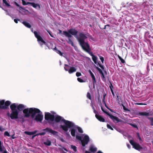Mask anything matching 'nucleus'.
Returning <instances> with one entry per match:
<instances>
[{
  "instance_id": "nucleus-20",
  "label": "nucleus",
  "mask_w": 153,
  "mask_h": 153,
  "mask_svg": "<svg viewBox=\"0 0 153 153\" xmlns=\"http://www.w3.org/2000/svg\"><path fill=\"white\" fill-rule=\"evenodd\" d=\"M37 130H35L33 132L25 131V133L27 135H32L35 134L37 132Z\"/></svg>"
},
{
  "instance_id": "nucleus-43",
  "label": "nucleus",
  "mask_w": 153,
  "mask_h": 153,
  "mask_svg": "<svg viewBox=\"0 0 153 153\" xmlns=\"http://www.w3.org/2000/svg\"><path fill=\"white\" fill-rule=\"evenodd\" d=\"M110 27V25L108 24H107L106 25H105L104 26V27L103 28L104 29H106L107 28H109Z\"/></svg>"
},
{
  "instance_id": "nucleus-1",
  "label": "nucleus",
  "mask_w": 153,
  "mask_h": 153,
  "mask_svg": "<svg viewBox=\"0 0 153 153\" xmlns=\"http://www.w3.org/2000/svg\"><path fill=\"white\" fill-rule=\"evenodd\" d=\"M24 117L29 118L31 116L32 118L37 122L42 123L43 118L42 112L38 108H27L23 110Z\"/></svg>"
},
{
  "instance_id": "nucleus-45",
  "label": "nucleus",
  "mask_w": 153,
  "mask_h": 153,
  "mask_svg": "<svg viewBox=\"0 0 153 153\" xmlns=\"http://www.w3.org/2000/svg\"><path fill=\"white\" fill-rule=\"evenodd\" d=\"M122 106L123 107V109L125 111H130V110L127 108L124 105H122Z\"/></svg>"
},
{
  "instance_id": "nucleus-5",
  "label": "nucleus",
  "mask_w": 153,
  "mask_h": 153,
  "mask_svg": "<svg viewBox=\"0 0 153 153\" xmlns=\"http://www.w3.org/2000/svg\"><path fill=\"white\" fill-rule=\"evenodd\" d=\"M11 102L9 101H6L5 102L4 100H1L0 101V109H6L8 108Z\"/></svg>"
},
{
  "instance_id": "nucleus-52",
  "label": "nucleus",
  "mask_w": 153,
  "mask_h": 153,
  "mask_svg": "<svg viewBox=\"0 0 153 153\" xmlns=\"http://www.w3.org/2000/svg\"><path fill=\"white\" fill-rule=\"evenodd\" d=\"M143 5L144 6V7L145 8L146 7H148L149 6V5L147 4H146L145 3H143Z\"/></svg>"
},
{
  "instance_id": "nucleus-62",
  "label": "nucleus",
  "mask_w": 153,
  "mask_h": 153,
  "mask_svg": "<svg viewBox=\"0 0 153 153\" xmlns=\"http://www.w3.org/2000/svg\"><path fill=\"white\" fill-rule=\"evenodd\" d=\"M105 107L108 109L109 108L107 106V105L106 103L105 104Z\"/></svg>"
},
{
  "instance_id": "nucleus-7",
  "label": "nucleus",
  "mask_w": 153,
  "mask_h": 153,
  "mask_svg": "<svg viewBox=\"0 0 153 153\" xmlns=\"http://www.w3.org/2000/svg\"><path fill=\"white\" fill-rule=\"evenodd\" d=\"M34 33L35 37L37 39L38 41L41 45H42L43 44H46V42L43 40L37 31H34Z\"/></svg>"
},
{
  "instance_id": "nucleus-8",
  "label": "nucleus",
  "mask_w": 153,
  "mask_h": 153,
  "mask_svg": "<svg viewBox=\"0 0 153 153\" xmlns=\"http://www.w3.org/2000/svg\"><path fill=\"white\" fill-rule=\"evenodd\" d=\"M130 143L132 146L133 147L138 151H140L143 149V148L139 144L135 143L133 140L129 141Z\"/></svg>"
},
{
  "instance_id": "nucleus-36",
  "label": "nucleus",
  "mask_w": 153,
  "mask_h": 153,
  "mask_svg": "<svg viewBox=\"0 0 153 153\" xmlns=\"http://www.w3.org/2000/svg\"><path fill=\"white\" fill-rule=\"evenodd\" d=\"M14 4L17 7L22 9H24L19 4L16 2H14Z\"/></svg>"
},
{
  "instance_id": "nucleus-49",
  "label": "nucleus",
  "mask_w": 153,
  "mask_h": 153,
  "mask_svg": "<svg viewBox=\"0 0 153 153\" xmlns=\"http://www.w3.org/2000/svg\"><path fill=\"white\" fill-rule=\"evenodd\" d=\"M101 108L102 111H103V112H104V113H105L107 115H108V113H109L108 112H107V111H105V110H104L103 109V108L102 106H101Z\"/></svg>"
},
{
  "instance_id": "nucleus-51",
  "label": "nucleus",
  "mask_w": 153,
  "mask_h": 153,
  "mask_svg": "<svg viewBox=\"0 0 153 153\" xmlns=\"http://www.w3.org/2000/svg\"><path fill=\"white\" fill-rule=\"evenodd\" d=\"M25 117H24H24H23V116H22L21 117H19V118L21 119L22 122H24L25 121V120L24 119Z\"/></svg>"
},
{
  "instance_id": "nucleus-25",
  "label": "nucleus",
  "mask_w": 153,
  "mask_h": 153,
  "mask_svg": "<svg viewBox=\"0 0 153 153\" xmlns=\"http://www.w3.org/2000/svg\"><path fill=\"white\" fill-rule=\"evenodd\" d=\"M100 96L99 94H98V96H96L95 99L96 101H97L101 103V100L100 99Z\"/></svg>"
},
{
  "instance_id": "nucleus-12",
  "label": "nucleus",
  "mask_w": 153,
  "mask_h": 153,
  "mask_svg": "<svg viewBox=\"0 0 153 153\" xmlns=\"http://www.w3.org/2000/svg\"><path fill=\"white\" fill-rule=\"evenodd\" d=\"M108 115L109 116L110 118L113 120V122H114L115 121H117V122H121V120L119 119L118 117L114 116L110 113H108Z\"/></svg>"
},
{
  "instance_id": "nucleus-59",
  "label": "nucleus",
  "mask_w": 153,
  "mask_h": 153,
  "mask_svg": "<svg viewBox=\"0 0 153 153\" xmlns=\"http://www.w3.org/2000/svg\"><path fill=\"white\" fill-rule=\"evenodd\" d=\"M31 3H32V2H26V5H28V4H30L31 5Z\"/></svg>"
},
{
  "instance_id": "nucleus-53",
  "label": "nucleus",
  "mask_w": 153,
  "mask_h": 153,
  "mask_svg": "<svg viewBox=\"0 0 153 153\" xmlns=\"http://www.w3.org/2000/svg\"><path fill=\"white\" fill-rule=\"evenodd\" d=\"M22 4L24 5H26V2L24 0H22Z\"/></svg>"
},
{
  "instance_id": "nucleus-60",
  "label": "nucleus",
  "mask_w": 153,
  "mask_h": 153,
  "mask_svg": "<svg viewBox=\"0 0 153 153\" xmlns=\"http://www.w3.org/2000/svg\"><path fill=\"white\" fill-rule=\"evenodd\" d=\"M111 93L112 94L113 96H115V94H114V92L113 90H111Z\"/></svg>"
},
{
  "instance_id": "nucleus-19",
  "label": "nucleus",
  "mask_w": 153,
  "mask_h": 153,
  "mask_svg": "<svg viewBox=\"0 0 153 153\" xmlns=\"http://www.w3.org/2000/svg\"><path fill=\"white\" fill-rule=\"evenodd\" d=\"M31 5L35 8H36L37 7H39V9L41 8L40 5L38 4H35L34 3L32 2Z\"/></svg>"
},
{
  "instance_id": "nucleus-44",
  "label": "nucleus",
  "mask_w": 153,
  "mask_h": 153,
  "mask_svg": "<svg viewBox=\"0 0 153 153\" xmlns=\"http://www.w3.org/2000/svg\"><path fill=\"white\" fill-rule=\"evenodd\" d=\"M56 52L61 56H62L63 55V53L59 50H58L56 51Z\"/></svg>"
},
{
  "instance_id": "nucleus-23",
  "label": "nucleus",
  "mask_w": 153,
  "mask_h": 153,
  "mask_svg": "<svg viewBox=\"0 0 153 153\" xmlns=\"http://www.w3.org/2000/svg\"><path fill=\"white\" fill-rule=\"evenodd\" d=\"M139 114L141 115L146 116H148L150 115L149 114L148 112H140L139 113Z\"/></svg>"
},
{
  "instance_id": "nucleus-27",
  "label": "nucleus",
  "mask_w": 153,
  "mask_h": 153,
  "mask_svg": "<svg viewBox=\"0 0 153 153\" xmlns=\"http://www.w3.org/2000/svg\"><path fill=\"white\" fill-rule=\"evenodd\" d=\"M90 150L92 152H94L97 151V148L93 146H91L90 148Z\"/></svg>"
},
{
  "instance_id": "nucleus-9",
  "label": "nucleus",
  "mask_w": 153,
  "mask_h": 153,
  "mask_svg": "<svg viewBox=\"0 0 153 153\" xmlns=\"http://www.w3.org/2000/svg\"><path fill=\"white\" fill-rule=\"evenodd\" d=\"M45 118L46 120H50L53 122L54 120L55 116L49 112H46L45 113Z\"/></svg>"
},
{
  "instance_id": "nucleus-34",
  "label": "nucleus",
  "mask_w": 153,
  "mask_h": 153,
  "mask_svg": "<svg viewBox=\"0 0 153 153\" xmlns=\"http://www.w3.org/2000/svg\"><path fill=\"white\" fill-rule=\"evenodd\" d=\"M78 81L80 82H84L85 81L80 78H78L77 79Z\"/></svg>"
},
{
  "instance_id": "nucleus-18",
  "label": "nucleus",
  "mask_w": 153,
  "mask_h": 153,
  "mask_svg": "<svg viewBox=\"0 0 153 153\" xmlns=\"http://www.w3.org/2000/svg\"><path fill=\"white\" fill-rule=\"evenodd\" d=\"M2 152V153H8L7 152L5 149V150H3L1 142L0 140V152Z\"/></svg>"
},
{
  "instance_id": "nucleus-40",
  "label": "nucleus",
  "mask_w": 153,
  "mask_h": 153,
  "mask_svg": "<svg viewBox=\"0 0 153 153\" xmlns=\"http://www.w3.org/2000/svg\"><path fill=\"white\" fill-rule=\"evenodd\" d=\"M129 124L134 128H138L136 124H133L131 123H130Z\"/></svg>"
},
{
  "instance_id": "nucleus-6",
  "label": "nucleus",
  "mask_w": 153,
  "mask_h": 153,
  "mask_svg": "<svg viewBox=\"0 0 153 153\" xmlns=\"http://www.w3.org/2000/svg\"><path fill=\"white\" fill-rule=\"evenodd\" d=\"M11 114L8 113L7 114L8 116L10 117L12 119H17L18 118L19 112L18 110L11 111Z\"/></svg>"
},
{
  "instance_id": "nucleus-33",
  "label": "nucleus",
  "mask_w": 153,
  "mask_h": 153,
  "mask_svg": "<svg viewBox=\"0 0 153 153\" xmlns=\"http://www.w3.org/2000/svg\"><path fill=\"white\" fill-rule=\"evenodd\" d=\"M77 129L78 131L79 132L81 133H82L83 132V131L80 127H77Z\"/></svg>"
},
{
  "instance_id": "nucleus-64",
  "label": "nucleus",
  "mask_w": 153,
  "mask_h": 153,
  "mask_svg": "<svg viewBox=\"0 0 153 153\" xmlns=\"http://www.w3.org/2000/svg\"><path fill=\"white\" fill-rule=\"evenodd\" d=\"M85 153H91L89 151H85Z\"/></svg>"
},
{
  "instance_id": "nucleus-26",
  "label": "nucleus",
  "mask_w": 153,
  "mask_h": 153,
  "mask_svg": "<svg viewBox=\"0 0 153 153\" xmlns=\"http://www.w3.org/2000/svg\"><path fill=\"white\" fill-rule=\"evenodd\" d=\"M44 144L45 145L50 146L51 145V141L47 140L46 142H44Z\"/></svg>"
},
{
  "instance_id": "nucleus-38",
  "label": "nucleus",
  "mask_w": 153,
  "mask_h": 153,
  "mask_svg": "<svg viewBox=\"0 0 153 153\" xmlns=\"http://www.w3.org/2000/svg\"><path fill=\"white\" fill-rule=\"evenodd\" d=\"M117 98L116 101L117 102H120V97L119 96L118 94H117Z\"/></svg>"
},
{
  "instance_id": "nucleus-16",
  "label": "nucleus",
  "mask_w": 153,
  "mask_h": 153,
  "mask_svg": "<svg viewBox=\"0 0 153 153\" xmlns=\"http://www.w3.org/2000/svg\"><path fill=\"white\" fill-rule=\"evenodd\" d=\"M25 106L23 104H20L17 106V110L19 111H21L24 109Z\"/></svg>"
},
{
  "instance_id": "nucleus-22",
  "label": "nucleus",
  "mask_w": 153,
  "mask_h": 153,
  "mask_svg": "<svg viewBox=\"0 0 153 153\" xmlns=\"http://www.w3.org/2000/svg\"><path fill=\"white\" fill-rule=\"evenodd\" d=\"M2 2L3 4L7 7H11L10 4L7 2V0H2Z\"/></svg>"
},
{
  "instance_id": "nucleus-46",
  "label": "nucleus",
  "mask_w": 153,
  "mask_h": 153,
  "mask_svg": "<svg viewBox=\"0 0 153 153\" xmlns=\"http://www.w3.org/2000/svg\"><path fill=\"white\" fill-rule=\"evenodd\" d=\"M46 134V132H42L41 133H39L37 135H45Z\"/></svg>"
},
{
  "instance_id": "nucleus-58",
  "label": "nucleus",
  "mask_w": 153,
  "mask_h": 153,
  "mask_svg": "<svg viewBox=\"0 0 153 153\" xmlns=\"http://www.w3.org/2000/svg\"><path fill=\"white\" fill-rule=\"evenodd\" d=\"M48 33H49V35H50V36L52 37H53V36H52V34H51L50 31H47Z\"/></svg>"
},
{
  "instance_id": "nucleus-32",
  "label": "nucleus",
  "mask_w": 153,
  "mask_h": 153,
  "mask_svg": "<svg viewBox=\"0 0 153 153\" xmlns=\"http://www.w3.org/2000/svg\"><path fill=\"white\" fill-rule=\"evenodd\" d=\"M87 97L90 100H91V95L89 92L87 93Z\"/></svg>"
},
{
  "instance_id": "nucleus-39",
  "label": "nucleus",
  "mask_w": 153,
  "mask_h": 153,
  "mask_svg": "<svg viewBox=\"0 0 153 153\" xmlns=\"http://www.w3.org/2000/svg\"><path fill=\"white\" fill-rule=\"evenodd\" d=\"M109 82L110 83V85H109V88H110V90L111 91V90H113L112 88H113L114 87H113V85L112 84L111 82V81H109Z\"/></svg>"
},
{
  "instance_id": "nucleus-15",
  "label": "nucleus",
  "mask_w": 153,
  "mask_h": 153,
  "mask_svg": "<svg viewBox=\"0 0 153 153\" xmlns=\"http://www.w3.org/2000/svg\"><path fill=\"white\" fill-rule=\"evenodd\" d=\"M10 107L11 110V111L17 110L16 109V108H17V107H16V105L15 103H14L11 105Z\"/></svg>"
},
{
  "instance_id": "nucleus-50",
  "label": "nucleus",
  "mask_w": 153,
  "mask_h": 153,
  "mask_svg": "<svg viewBox=\"0 0 153 153\" xmlns=\"http://www.w3.org/2000/svg\"><path fill=\"white\" fill-rule=\"evenodd\" d=\"M76 75L77 77H79L81 76V74L80 72H77L76 73Z\"/></svg>"
},
{
  "instance_id": "nucleus-63",
  "label": "nucleus",
  "mask_w": 153,
  "mask_h": 153,
  "mask_svg": "<svg viewBox=\"0 0 153 153\" xmlns=\"http://www.w3.org/2000/svg\"><path fill=\"white\" fill-rule=\"evenodd\" d=\"M94 112L96 114H97V112L95 110H94Z\"/></svg>"
},
{
  "instance_id": "nucleus-24",
  "label": "nucleus",
  "mask_w": 153,
  "mask_h": 153,
  "mask_svg": "<svg viewBox=\"0 0 153 153\" xmlns=\"http://www.w3.org/2000/svg\"><path fill=\"white\" fill-rule=\"evenodd\" d=\"M76 130L74 128H72L71 130V135L73 137H74L75 136Z\"/></svg>"
},
{
  "instance_id": "nucleus-2",
  "label": "nucleus",
  "mask_w": 153,
  "mask_h": 153,
  "mask_svg": "<svg viewBox=\"0 0 153 153\" xmlns=\"http://www.w3.org/2000/svg\"><path fill=\"white\" fill-rule=\"evenodd\" d=\"M80 37L77 38L79 45L85 51L92 56V60L95 64H97V57L94 55L93 53L91 52V49L88 43L85 42V40L87 39V37L82 33L80 34Z\"/></svg>"
},
{
  "instance_id": "nucleus-56",
  "label": "nucleus",
  "mask_w": 153,
  "mask_h": 153,
  "mask_svg": "<svg viewBox=\"0 0 153 153\" xmlns=\"http://www.w3.org/2000/svg\"><path fill=\"white\" fill-rule=\"evenodd\" d=\"M5 130V129L4 128H2V127H1L0 126V131H3Z\"/></svg>"
},
{
  "instance_id": "nucleus-3",
  "label": "nucleus",
  "mask_w": 153,
  "mask_h": 153,
  "mask_svg": "<svg viewBox=\"0 0 153 153\" xmlns=\"http://www.w3.org/2000/svg\"><path fill=\"white\" fill-rule=\"evenodd\" d=\"M81 33H83L85 36H86V34L84 33L79 32V36H78L77 35L78 33V31L75 29H70L68 30V31H63L62 34L64 35L66 37H68V43L71 44L72 46H74V43L70 39V38L72 37V35L74 36L79 42L77 38L80 37V34Z\"/></svg>"
},
{
  "instance_id": "nucleus-55",
  "label": "nucleus",
  "mask_w": 153,
  "mask_h": 153,
  "mask_svg": "<svg viewBox=\"0 0 153 153\" xmlns=\"http://www.w3.org/2000/svg\"><path fill=\"white\" fill-rule=\"evenodd\" d=\"M136 104L137 105H146V104L143 103H137Z\"/></svg>"
},
{
  "instance_id": "nucleus-21",
  "label": "nucleus",
  "mask_w": 153,
  "mask_h": 153,
  "mask_svg": "<svg viewBox=\"0 0 153 153\" xmlns=\"http://www.w3.org/2000/svg\"><path fill=\"white\" fill-rule=\"evenodd\" d=\"M22 23L24 24L26 27L30 28L31 27V25H30L28 22H27L26 21H23L22 22Z\"/></svg>"
},
{
  "instance_id": "nucleus-10",
  "label": "nucleus",
  "mask_w": 153,
  "mask_h": 153,
  "mask_svg": "<svg viewBox=\"0 0 153 153\" xmlns=\"http://www.w3.org/2000/svg\"><path fill=\"white\" fill-rule=\"evenodd\" d=\"M46 132V133H48V134H51L53 135H57L58 133V132L52 130L51 128H47L45 129L42 130Z\"/></svg>"
},
{
  "instance_id": "nucleus-4",
  "label": "nucleus",
  "mask_w": 153,
  "mask_h": 153,
  "mask_svg": "<svg viewBox=\"0 0 153 153\" xmlns=\"http://www.w3.org/2000/svg\"><path fill=\"white\" fill-rule=\"evenodd\" d=\"M62 117L59 116H57L55 118V120L57 123H59L61 120L65 124V125H61L60 127L65 132H67L69 128L73 127L74 126V124L68 120H66L64 119L62 120Z\"/></svg>"
},
{
  "instance_id": "nucleus-30",
  "label": "nucleus",
  "mask_w": 153,
  "mask_h": 153,
  "mask_svg": "<svg viewBox=\"0 0 153 153\" xmlns=\"http://www.w3.org/2000/svg\"><path fill=\"white\" fill-rule=\"evenodd\" d=\"M65 66L64 67L65 70L66 71H68V70H69V66L67 64H65Z\"/></svg>"
},
{
  "instance_id": "nucleus-31",
  "label": "nucleus",
  "mask_w": 153,
  "mask_h": 153,
  "mask_svg": "<svg viewBox=\"0 0 153 153\" xmlns=\"http://www.w3.org/2000/svg\"><path fill=\"white\" fill-rule=\"evenodd\" d=\"M71 149H72L75 152H76L77 151L76 147L75 146L71 145Z\"/></svg>"
},
{
  "instance_id": "nucleus-13",
  "label": "nucleus",
  "mask_w": 153,
  "mask_h": 153,
  "mask_svg": "<svg viewBox=\"0 0 153 153\" xmlns=\"http://www.w3.org/2000/svg\"><path fill=\"white\" fill-rule=\"evenodd\" d=\"M96 68L99 71L100 74L101 75V77L102 81L104 82H105L106 81V78H105L104 73L101 69L98 67H96Z\"/></svg>"
},
{
  "instance_id": "nucleus-48",
  "label": "nucleus",
  "mask_w": 153,
  "mask_h": 153,
  "mask_svg": "<svg viewBox=\"0 0 153 153\" xmlns=\"http://www.w3.org/2000/svg\"><path fill=\"white\" fill-rule=\"evenodd\" d=\"M107 126L108 128H109L112 130H113V128L109 124H107Z\"/></svg>"
},
{
  "instance_id": "nucleus-37",
  "label": "nucleus",
  "mask_w": 153,
  "mask_h": 153,
  "mask_svg": "<svg viewBox=\"0 0 153 153\" xmlns=\"http://www.w3.org/2000/svg\"><path fill=\"white\" fill-rule=\"evenodd\" d=\"M99 57H100V59L101 60L102 63V64H103L104 63V58L102 56H99Z\"/></svg>"
},
{
  "instance_id": "nucleus-41",
  "label": "nucleus",
  "mask_w": 153,
  "mask_h": 153,
  "mask_svg": "<svg viewBox=\"0 0 153 153\" xmlns=\"http://www.w3.org/2000/svg\"><path fill=\"white\" fill-rule=\"evenodd\" d=\"M4 136H7L8 137H10V136L9 133L7 131H5L4 133Z\"/></svg>"
},
{
  "instance_id": "nucleus-11",
  "label": "nucleus",
  "mask_w": 153,
  "mask_h": 153,
  "mask_svg": "<svg viewBox=\"0 0 153 153\" xmlns=\"http://www.w3.org/2000/svg\"><path fill=\"white\" fill-rule=\"evenodd\" d=\"M89 141V136L86 135H85L83 140H81L82 145L83 146H85L86 145L88 144Z\"/></svg>"
},
{
  "instance_id": "nucleus-61",
  "label": "nucleus",
  "mask_w": 153,
  "mask_h": 153,
  "mask_svg": "<svg viewBox=\"0 0 153 153\" xmlns=\"http://www.w3.org/2000/svg\"><path fill=\"white\" fill-rule=\"evenodd\" d=\"M127 146L129 148H130L131 147V146H130V145L129 144H128L127 145Z\"/></svg>"
},
{
  "instance_id": "nucleus-28",
  "label": "nucleus",
  "mask_w": 153,
  "mask_h": 153,
  "mask_svg": "<svg viewBox=\"0 0 153 153\" xmlns=\"http://www.w3.org/2000/svg\"><path fill=\"white\" fill-rule=\"evenodd\" d=\"M91 76L92 78L93 83L94 84H95L96 82V81L94 75V74H93Z\"/></svg>"
},
{
  "instance_id": "nucleus-35",
  "label": "nucleus",
  "mask_w": 153,
  "mask_h": 153,
  "mask_svg": "<svg viewBox=\"0 0 153 153\" xmlns=\"http://www.w3.org/2000/svg\"><path fill=\"white\" fill-rule=\"evenodd\" d=\"M118 57L122 63H124L125 62V60L121 57L118 56Z\"/></svg>"
},
{
  "instance_id": "nucleus-29",
  "label": "nucleus",
  "mask_w": 153,
  "mask_h": 153,
  "mask_svg": "<svg viewBox=\"0 0 153 153\" xmlns=\"http://www.w3.org/2000/svg\"><path fill=\"white\" fill-rule=\"evenodd\" d=\"M147 118L151 122V125L153 126V117H147Z\"/></svg>"
},
{
  "instance_id": "nucleus-17",
  "label": "nucleus",
  "mask_w": 153,
  "mask_h": 153,
  "mask_svg": "<svg viewBox=\"0 0 153 153\" xmlns=\"http://www.w3.org/2000/svg\"><path fill=\"white\" fill-rule=\"evenodd\" d=\"M76 71V69L74 67H70V68L68 70V73L70 74H71L74 72H75Z\"/></svg>"
},
{
  "instance_id": "nucleus-14",
  "label": "nucleus",
  "mask_w": 153,
  "mask_h": 153,
  "mask_svg": "<svg viewBox=\"0 0 153 153\" xmlns=\"http://www.w3.org/2000/svg\"><path fill=\"white\" fill-rule=\"evenodd\" d=\"M95 117L100 122H104L105 121V119L101 115L96 114Z\"/></svg>"
},
{
  "instance_id": "nucleus-54",
  "label": "nucleus",
  "mask_w": 153,
  "mask_h": 153,
  "mask_svg": "<svg viewBox=\"0 0 153 153\" xmlns=\"http://www.w3.org/2000/svg\"><path fill=\"white\" fill-rule=\"evenodd\" d=\"M20 21V19H15L14 20V22L16 23H18V21Z\"/></svg>"
},
{
  "instance_id": "nucleus-57",
  "label": "nucleus",
  "mask_w": 153,
  "mask_h": 153,
  "mask_svg": "<svg viewBox=\"0 0 153 153\" xmlns=\"http://www.w3.org/2000/svg\"><path fill=\"white\" fill-rule=\"evenodd\" d=\"M89 72L91 76L92 75L94 74L91 72V71L90 70H89Z\"/></svg>"
},
{
  "instance_id": "nucleus-42",
  "label": "nucleus",
  "mask_w": 153,
  "mask_h": 153,
  "mask_svg": "<svg viewBox=\"0 0 153 153\" xmlns=\"http://www.w3.org/2000/svg\"><path fill=\"white\" fill-rule=\"evenodd\" d=\"M76 137L77 139H78L79 140L81 141V140H82V138L81 137L79 136L76 135Z\"/></svg>"
},
{
  "instance_id": "nucleus-47",
  "label": "nucleus",
  "mask_w": 153,
  "mask_h": 153,
  "mask_svg": "<svg viewBox=\"0 0 153 153\" xmlns=\"http://www.w3.org/2000/svg\"><path fill=\"white\" fill-rule=\"evenodd\" d=\"M98 65H99V66L100 67L102 70H104V67L103 65H101V64H100L99 62L98 63Z\"/></svg>"
}]
</instances>
